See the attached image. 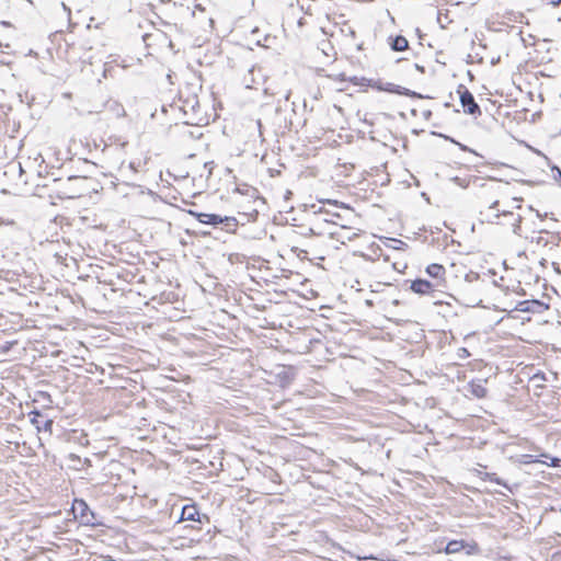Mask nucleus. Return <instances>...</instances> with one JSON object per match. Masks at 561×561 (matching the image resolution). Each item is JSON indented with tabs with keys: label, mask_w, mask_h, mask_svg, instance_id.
<instances>
[{
	"label": "nucleus",
	"mask_w": 561,
	"mask_h": 561,
	"mask_svg": "<svg viewBox=\"0 0 561 561\" xmlns=\"http://www.w3.org/2000/svg\"><path fill=\"white\" fill-rule=\"evenodd\" d=\"M190 214L195 216L201 224L210 225L217 227L218 225H225L227 228L234 227L237 221L233 217H222L216 214H204L195 213L190 210Z\"/></svg>",
	"instance_id": "obj_1"
},
{
	"label": "nucleus",
	"mask_w": 561,
	"mask_h": 561,
	"mask_svg": "<svg viewBox=\"0 0 561 561\" xmlns=\"http://www.w3.org/2000/svg\"><path fill=\"white\" fill-rule=\"evenodd\" d=\"M499 202H493L485 210L480 211V216L482 217V221H486L490 224H499L497 219L501 216H512L513 214L508 210H502L500 213L499 208Z\"/></svg>",
	"instance_id": "obj_2"
},
{
	"label": "nucleus",
	"mask_w": 561,
	"mask_h": 561,
	"mask_svg": "<svg viewBox=\"0 0 561 561\" xmlns=\"http://www.w3.org/2000/svg\"><path fill=\"white\" fill-rule=\"evenodd\" d=\"M264 81V73L260 67H252L248 70V73L243 77V83L248 89H257V87Z\"/></svg>",
	"instance_id": "obj_3"
},
{
	"label": "nucleus",
	"mask_w": 561,
	"mask_h": 561,
	"mask_svg": "<svg viewBox=\"0 0 561 561\" xmlns=\"http://www.w3.org/2000/svg\"><path fill=\"white\" fill-rule=\"evenodd\" d=\"M460 102L463 107V111L468 114L474 115L480 112L479 105L476 103L472 93H470L468 90H465L460 95Z\"/></svg>",
	"instance_id": "obj_4"
},
{
	"label": "nucleus",
	"mask_w": 561,
	"mask_h": 561,
	"mask_svg": "<svg viewBox=\"0 0 561 561\" xmlns=\"http://www.w3.org/2000/svg\"><path fill=\"white\" fill-rule=\"evenodd\" d=\"M485 383L486 379L472 380L467 386V392L478 399L485 398L488 394Z\"/></svg>",
	"instance_id": "obj_5"
},
{
	"label": "nucleus",
	"mask_w": 561,
	"mask_h": 561,
	"mask_svg": "<svg viewBox=\"0 0 561 561\" xmlns=\"http://www.w3.org/2000/svg\"><path fill=\"white\" fill-rule=\"evenodd\" d=\"M426 273L428 274L430 277H432L434 279L433 283L436 286L439 287V286L444 285L446 270H445V267L443 265L436 264V263L430 264L426 267Z\"/></svg>",
	"instance_id": "obj_6"
},
{
	"label": "nucleus",
	"mask_w": 561,
	"mask_h": 561,
	"mask_svg": "<svg viewBox=\"0 0 561 561\" xmlns=\"http://www.w3.org/2000/svg\"><path fill=\"white\" fill-rule=\"evenodd\" d=\"M436 287L434 283L421 278L413 280L410 286L411 290L419 295H430Z\"/></svg>",
	"instance_id": "obj_7"
},
{
	"label": "nucleus",
	"mask_w": 561,
	"mask_h": 561,
	"mask_svg": "<svg viewBox=\"0 0 561 561\" xmlns=\"http://www.w3.org/2000/svg\"><path fill=\"white\" fill-rule=\"evenodd\" d=\"M184 520L202 523V515L199 514L196 505L192 504L182 507L179 522Z\"/></svg>",
	"instance_id": "obj_8"
},
{
	"label": "nucleus",
	"mask_w": 561,
	"mask_h": 561,
	"mask_svg": "<svg viewBox=\"0 0 561 561\" xmlns=\"http://www.w3.org/2000/svg\"><path fill=\"white\" fill-rule=\"evenodd\" d=\"M542 304L538 300H526L518 304L517 309L523 312H534L537 307H541Z\"/></svg>",
	"instance_id": "obj_9"
},
{
	"label": "nucleus",
	"mask_w": 561,
	"mask_h": 561,
	"mask_svg": "<svg viewBox=\"0 0 561 561\" xmlns=\"http://www.w3.org/2000/svg\"><path fill=\"white\" fill-rule=\"evenodd\" d=\"M380 90L391 92V93L402 94V95H410V90L402 88L400 85L390 83V82L380 87Z\"/></svg>",
	"instance_id": "obj_10"
},
{
	"label": "nucleus",
	"mask_w": 561,
	"mask_h": 561,
	"mask_svg": "<svg viewBox=\"0 0 561 561\" xmlns=\"http://www.w3.org/2000/svg\"><path fill=\"white\" fill-rule=\"evenodd\" d=\"M465 548V542L462 540H451L445 547V552L447 554H454L460 552Z\"/></svg>",
	"instance_id": "obj_11"
},
{
	"label": "nucleus",
	"mask_w": 561,
	"mask_h": 561,
	"mask_svg": "<svg viewBox=\"0 0 561 561\" xmlns=\"http://www.w3.org/2000/svg\"><path fill=\"white\" fill-rule=\"evenodd\" d=\"M408 41L405 37L403 36H397L393 41H392V49L396 50V51H402L404 49L408 48Z\"/></svg>",
	"instance_id": "obj_12"
},
{
	"label": "nucleus",
	"mask_w": 561,
	"mask_h": 561,
	"mask_svg": "<svg viewBox=\"0 0 561 561\" xmlns=\"http://www.w3.org/2000/svg\"><path fill=\"white\" fill-rule=\"evenodd\" d=\"M237 190H238V192H240L242 194H247L250 197L257 199V191L255 188H253V187H248L247 186L244 188V191H241V188H237Z\"/></svg>",
	"instance_id": "obj_13"
},
{
	"label": "nucleus",
	"mask_w": 561,
	"mask_h": 561,
	"mask_svg": "<svg viewBox=\"0 0 561 561\" xmlns=\"http://www.w3.org/2000/svg\"><path fill=\"white\" fill-rule=\"evenodd\" d=\"M77 504L79 507H81V517L84 518L87 523H89L90 520L87 518L84 514V511L88 510V505L85 504L84 501H78Z\"/></svg>",
	"instance_id": "obj_14"
},
{
	"label": "nucleus",
	"mask_w": 561,
	"mask_h": 561,
	"mask_svg": "<svg viewBox=\"0 0 561 561\" xmlns=\"http://www.w3.org/2000/svg\"><path fill=\"white\" fill-rule=\"evenodd\" d=\"M469 356H470V353L468 352V350H467L466 347H460V348L458 350V357H459V358L465 359V358H467V357H469Z\"/></svg>",
	"instance_id": "obj_15"
},
{
	"label": "nucleus",
	"mask_w": 561,
	"mask_h": 561,
	"mask_svg": "<svg viewBox=\"0 0 561 561\" xmlns=\"http://www.w3.org/2000/svg\"><path fill=\"white\" fill-rule=\"evenodd\" d=\"M551 561H561V552H560V551L554 552V553L551 556Z\"/></svg>",
	"instance_id": "obj_16"
},
{
	"label": "nucleus",
	"mask_w": 561,
	"mask_h": 561,
	"mask_svg": "<svg viewBox=\"0 0 561 561\" xmlns=\"http://www.w3.org/2000/svg\"><path fill=\"white\" fill-rule=\"evenodd\" d=\"M30 415H34V416L31 419V421H32L33 423H35V422H36V416H39L41 414H39V412H38V411H33V412H31V413H30Z\"/></svg>",
	"instance_id": "obj_17"
},
{
	"label": "nucleus",
	"mask_w": 561,
	"mask_h": 561,
	"mask_svg": "<svg viewBox=\"0 0 561 561\" xmlns=\"http://www.w3.org/2000/svg\"><path fill=\"white\" fill-rule=\"evenodd\" d=\"M547 1H548V3L553 4V5H557L561 2V0H547Z\"/></svg>",
	"instance_id": "obj_18"
},
{
	"label": "nucleus",
	"mask_w": 561,
	"mask_h": 561,
	"mask_svg": "<svg viewBox=\"0 0 561 561\" xmlns=\"http://www.w3.org/2000/svg\"><path fill=\"white\" fill-rule=\"evenodd\" d=\"M367 559H368V560H370V561H382V560H380V559H377V558H373V557H370V558H367Z\"/></svg>",
	"instance_id": "obj_19"
},
{
	"label": "nucleus",
	"mask_w": 561,
	"mask_h": 561,
	"mask_svg": "<svg viewBox=\"0 0 561 561\" xmlns=\"http://www.w3.org/2000/svg\"><path fill=\"white\" fill-rule=\"evenodd\" d=\"M557 171H558L559 178L561 179V170L557 169Z\"/></svg>",
	"instance_id": "obj_20"
},
{
	"label": "nucleus",
	"mask_w": 561,
	"mask_h": 561,
	"mask_svg": "<svg viewBox=\"0 0 561 561\" xmlns=\"http://www.w3.org/2000/svg\"><path fill=\"white\" fill-rule=\"evenodd\" d=\"M560 185H561V183H560Z\"/></svg>",
	"instance_id": "obj_21"
}]
</instances>
